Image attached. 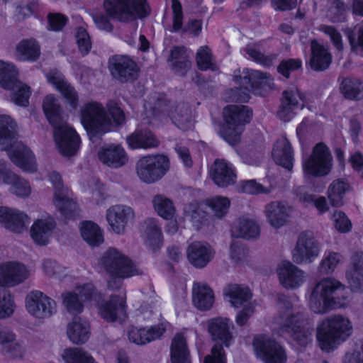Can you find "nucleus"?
<instances>
[{"label": "nucleus", "mask_w": 363, "mask_h": 363, "mask_svg": "<svg viewBox=\"0 0 363 363\" xmlns=\"http://www.w3.org/2000/svg\"><path fill=\"white\" fill-rule=\"evenodd\" d=\"M340 89L347 98H356L363 91V82L358 79H345L342 80Z\"/></svg>", "instance_id": "nucleus-54"}, {"label": "nucleus", "mask_w": 363, "mask_h": 363, "mask_svg": "<svg viewBox=\"0 0 363 363\" xmlns=\"http://www.w3.org/2000/svg\"><path fill=\"white\" fill-rule=\"evenodd\" d=\"M342 261V255L338 252L326 251L320 262V270L325 274H331Z\"/></svg>", "instance_id": "nucleus-52"}, {"label": "nucleus", "mask_w": 363, "mask_h": 363, "mask_svg": "<svg viewBox=\"0 0 363 363\" xmlns=\"http://www.w3.org/2000/svg\"><path fill=\"white\" fill-rule=\"evenodd\" d=\"M127 144L130 149H150L159 145V140L147 129H138L126 138Z\"/></svg>", "instance_id": "nucleus-36"}, {"label": "nucleus", "mask_w": 363, "mask_h": 363, "mask_svg": "<svg viewBox=\"0 0 363 363\" xmlns=\"http://www.w3.org/2000/svg\"><path fill=\"white\" fill-rule=\"evenodd\" d=\"M330 220L335 229L341 233H346L352 229V223L346 214L340 211H335L331 215Z\"/></svg>", "instance_id": "nucleus-56"}, {"label": "nucleus", "mask_w": 363, "mask_h": 363, "mask_svg": "<svg viewBox=\"0 0 363 363\" xmlns=\"http://www.w3.org/2000/svg\"><path fill=\"white\" fill-rule=\"evenodd\" d=\"M210 175L216 185L227 187L233 184L237 174L233 165L225 160H216L210 169Z\"/></svg>", "instance_id": "nucleus-29"}, {"label": "nucleus", "mask_w": 363, "mask_h": 363, "mask_svg": "<svg viewBox=\"0 0 363 363\" xmlns=\"http://www.w3.org/2000/svg\"><path fill=\"white\" fill-rule=\"evenodd\" d=\"M207 329L214 340L219 341L225 347H230L234 341L232 320L225 317H216L207 321Z\"/></svg>", "instance_id": "nucleus-21"}, {"label": "nucleus", "mask_w": 363, "mask_h": 363, "mask_svg": "<svg viewBox=\"0 0 363 363\" xmlns=\"http://www.w3.org/2000/svg\"><path fill=\"white\" fill-rule=\"evenodd\" d=\"M289 213L290 208L282 202H272L264 209L267 222L276 228L283 226L287 222Z\"/></svg>", "instance_id": "nucleus-35"}, {"label": "nucleus", "mask_w": 363, "mask_h": 363, "mask_svg": "<svg viewBox=\"0 0 363 363\" xmlns=\"http://www.w3.org/2000/svg\"><path fill=\"white\" fill-rule=\"evenodd\" d=\"M40 56V48L37 42L33 39L20 41L16 48L15 57L23 62L35 61Z\"/></svg>", "instance_id": "nucleus-42"}, {"label": "nucleus", "mask_w": 363, "mask_h": 363, "mask_svg": "<svg viewBox=\"0 0 363 363\" xmlns=\"http://www.w3.org/2000/svg\"><path fill=\"white\" fill-rule=\"evenodd\" d=\"M332 167V157L328 147L319 143L315 145L311 156L303 162V169L306 175L324 176Z\"/></svg>", "instance_id": "nucleus-16"}, {"label": "nucleus", "mask_w": 363, "mask_h": 363, "mask_svg": "<svg viewBox=\"0 0 363 363\" xmlns=\"http://www.w3.org/2000/svg\"><path fill=\"white\" fill-rule=\"evenodd\" d=\"M235 82L238 86L231 91L232 95L230 99L241 102L248 101L251 93L263 96L273 87L270 76L257 70L248 69H244L242 75L235 76Z\"/></svg>", "instance_id": "nucleus-6"}, {"label": "nucleus", "mask_w": 363, "mask_h": 363, "mask_svg": "<svg viewBox=\"0 0 363 363\" xmlns=\"http://www.w3.org/2000/svg\"><path fill=\"white\" fill-rule=\"evenodd\" d=\"M108 69L111 74L121 81H128L136 77L137 65L126 56H115L108 62Z\"/></svg>", "instance_id": "nucleus-27"}, {"label": "nucleus", "mask_w": 363, "mask_h": 363, "mask_svg": "<svg viewBox=\"0 0 363 363\" xmlns=\"http://www.w3.org/2000/svg\"><path fill=\"white\" fill-rule=\"evenodd\" d=\"M352 333V325L349 319L335 315L323 321L318 327L317 340L323 350L330 352L345 342Z\"/></svg>", "instance_id": "nucleus-7"}, {"label": "nucleus", "mask_w": 363, "mask_h": 363, "mask_svg": "<svg viewBox=\"0 0 363 363\" xmlns=\"http://www.w3.org/2000/svg\"><path fill=\"white\" fill-rule=\"evenodd\" d=\"M169 327L167 321L147 328L132 327L128 333V339L136 345H145L160 338Z\"/></svg>", "instance_id": "nucleus-25"}, {"label": "nucleus", "mask_w": 363, "mask_h": 363, "mask_svg": "<svg viewBox=\"0 0 363 363\" xmlns=\"http://www.w3.org/2000/svg\"><path fill=\"white\" fill-rule=\"evenodd\" d=\"M169 169V160L164 155H147L136 162V174L146 184H153L161 179Z\"/></svg>", "instance_id": "nucleus-13"}, {"label": "nucleus", "mask_w": 363, "mask_h": 363, "mask_svg": "<svg viewBox=\"0 0 363 363\" xmlns=\"http://www.w3.org/2000/svg\"><path fill=\"white\" fill-rule=\"evenodd\" d=\"M106 217L111 229L117 234H121L128 223L133 220L134 211L128 206L114 205L107 209Z\"/></svg>", "instance_id": "nucleus-24"}, {"label": "nucleus", "mask_w": 363, "mask_h": 363, "mask_svg": "<svg viewBox=\"0 0 363 363\" xmlns=\"http://www.w3.org/2000/svg\"><path fill=\"white\" fill-rule=\"evenodd\" d=\"M26 308L30 315L40 320L50 318L57 311L55 301L39 291H31L27 295Z\"/></svg>", "instance_id": "nucleus-17"}, {"label": "nucleus", "mask_w": 363, "mask_h": 363, "mask_svg": "<svg viewBox=\"0 0 363 363\" xmlns=\"http://www.w3.org/2000/svg\"><path fill=\"white\" fill-rule=\"evenodd\" d=\"M318 30L330 38L333 47L338 52H342L344 50L342 36L334 26L322 24L319 26Z\"/></svg>", "instance_id": "nucleus-53"}, {"label": "nucleus", "mask_w": 363, "mask_h": 363, "mask_svg": "<svg viewBox=\"0 0 363 363\" xmlns=\"http://www.w3.org/2000/svg\"><path fill=\"white\" fill-rule=\"evenodd\" d=\"M60 356L65 363H96L89 352L81 348H66L62 351Z\"/></svg>", "instance_id": "nucleus-45"}, {"label": "nucleus", "mask_w": 363, "mask_h": 363, "mask_svg": "<svg viewBox=\"0 0 363 363\" xmlns=\"http://www.w3.org/2000/svg\"><path fill=\"white\" fill-rule=\"evenodd\" d=\"M214 255L215 252L212 247L205 242H193L186 250L189 262L199 269L205 267L213 259Z\"/></svg>", "instance_id": "nucleus-26"}, {"label": "nucleus", "mask_w": 363, "mask_h": 363, "mask_svg": "<svg viewBox=\"0 0 363 363\" xmlns=\"http://www.w3.org/2000/svg\"><path fill=\"white\" fill-rule=\"evenodd\" d=\"M238 190L246 194H259L268 191L262 184L255 180L243 181L239 184Z\"/></svg>", "instance_id": "nucleus-61"}, {"label": "nucleus", "mask_w": 363, "mask_h": 363, "mask_svg": "<svg viewBox=\"0 0 363 363\" xmlns=\"http://www.w3.org/2000/svg\"><path fill=\"white\" fill-rule=\"evenodd\" d=\"M83 240L89 245L97 246L104 242L103 232L100 227L91 221H83L79 225Z\"/></svg>", "instance_id": "nucleus-43"}, {"label": "nucleus", "mask_w": 363, "mask_h": 363, "mask_svg": "<svg viewBox=\"0 0 363 363\" xmlns=\"http://www.w3.org/2000/svg\"><path fill=\"white\" fill-rule=\"evenodd\" d=\"M145 225L147 245L153 250L159 248L162 243V235L158 220L155 218H149L145 220Z\"/></svg>", "instance_id": "nucleus-47"}, {"label": "nucleus", "mask_w": 363, "mask_h": 363, "mask_svg": "<svg viewBox=\"0 0 363 363\" xmlns=\"http://www.w3.org/2000/svg\"><path fill=\"white\" fill-rule=\"evenodd\" d=\"M296 194L298 200L303 203H307L313 201L315 207L320 214L329 210V206L324 196H319L314 199L311 194H308L306 192V189L304 187H298L296 189Z\"/></svg>", "instance_id": "nucleus-49"}, {"label": "nucleus", "mask_w": 363, "mask_h": 363, "mask_svg": "<svg viewBox=\"0 0 363 363\" xmlns=\"http://www.w3.org/2000/svg\"><path fill=\"white\" fill-rule=\"evenodd\" d=\"M45 76L48 83L60 93L72 108H76L79 103L78 93L64 75L57 69H52L46 72Z\"/></svg>", "instance_id": "nucleus-23"}, {"label": "nucleus", "mask_w": 363, "mask_h": 363, "mask_svg": "<svg viewBox=\"0 0 363 363\" xmlns=\"http://www.w3.org/2000/svg\"><path fill=\"white\" fill-rule=\"evenodd\" d=\"M49 181L53 185L55 191L52 200L53 205L65 218H71L77 210V203L73 198L72 192L64 187L60 175L56 172L49 174Z\"/></svg>", "instance_id": "nucleus-14"}, {"label": "nucleus", "mask_w": 363, "mask_h": 363, "mask_svg": "<svg viewBox=\"0 0 363 363\" xmlns=\"http://www.w3.org/2000/svg\"><path fill=\"white\" fill-rule=\"evenodd\" d=\"M43 113L54 128L53 136L59 152L65 156L74 155L79 149L81 140L76 130L66 123H60L62 108L58 96L47 94L42 103Z\"/></svg>", "instance_id": "nucleus-3"}, {"label": "nucleus", "mask_w": 363, "mask_h": 363, "mask_svg": "<svg viewBox=\"0 0 363 363\" xmlns=\"http://www.w3.org/2000/svg\"><path fill=\"white\" fill-rule=\"evenodd\" d=\"M18 75V72L13 64L0 60V86L2 88L11 87Z\"/></svg>", "instance_id": "nucleus-50"}, {"label": "nucleus", "mask_w": 363, "mask_h": 363, "mask_svg": "<svg viewBox=\"0 0 363 363\" xmlns=\"http://www.w3.org/2000/svg\"><path fill=\"white\" fill-rule=\"evenodd\" d=\"M204 363H226V356L221 345L212 347L211 354L205 357Z\"/></svg>", "instance_id": "nucleus-62"}, {"label": "nucleus", "mask_w": 363, "mask_h": 363, "mask_svg": "<svg viewBox=\"0 0 363 363\" xmlns=\"http://www.w3.org/2000/svg\"><path fill=\"white\" fill-rule=\"evenodd\" d=\"M99 294L92 283L77 286L73 292L63 294V303L69 312L81 313L85 303L94 304L98 315L110 323H122L127 318L126 297L123 294H114L107 301H97Z\"/></svg>", "instance_id": "nucleus-2"}, {"label": "nucleus", "mask_w": 363, "mask_h": 363, "mask_svg": "<svg viewBox=\"0 0 363 363\" xmlns=\"http://www.w3.org/2000/svg\"><path fill=\"white\" fill-rule=\"evenodd\" d=\"M16 123L7 115H0V149L6 150L11 160L23 171L37 170L33 152L21 141L14 140Z\"/></svg>", "instance_id": "nucleus-5"}, {"label": "nucleus", "mask_w": 363, "mask_h": 363, "mask_svg": "<svg viewBox=\"0 0 363 363\" xmlns=\"http://www.w3.org/2000/svg\"><path fill=\"white\" fill-rule=\"evenodd\" d=\"M347 35L352 50L356 52L363 50V26H354Z\"/></svg>", "instance_id": "nucleus-57"}, {"label": "nucleus", "mask_w": 363, "mask_h": 363, "mask_svg": "<svg viewBox=\"0 0 363 363\" xmlns=\"http://www.w3.org/2000/svg\"><path fill=\"white\" fill-rule=\"evenodd\" d=\"M55 227V220L50 216H45L35 220L30 230L33 241L40 246L48 245L52 238Z\"/></svg>", "instance_id": "nucleus-30"}, {"label": "nucleus", "mask_w": 363, "mask_h": 363, "mask_svg": "<svg viewBox=\"0 0 363 363\" xmlns=\"http://www.w3.org/2000/svg\"><path fill=\"white\" fill-rule=\"evenodd\" d=\"M30 223L28 216L17 209L0 206V223L14 233H21Z\"/></svg>", "instance_id": "nucleus-28"}, {"label": "nucleus", "mask_w": 363, "mask_h": 363, "mask_svg": "<svg viewBox=\"0 0 363 363\" xmlns=\"http://www.w3.org/2000/svg\"><path fill=\"white\" fill-rule=\"evenodd\" d=\"M301 316L294 309L288 306L281 309L275 318L274 329L279 335L291 336L299 345H304L311 340V332L304 328Z\"/></svg>", "instance_id": "nucleus-10"}, {"label": "nucleus", "mask_w": 363, "mask_h": 363, "mask_svg": "<svg viewBox=\"0 0 363 363\" xmlns=\"http://www.w3.org/2000/svg\"><path fill=\"white\" fill-rule=\"evenodd\" d=\"M196 62L198 67L201 70L214 69L216 68L208 47H201L198 50Z\"/></svg>", "instance_id": "nucleus-58"}, {"label": "nucleus", "mask_w": 363, "mask_h": 363, "mask_svg": "<svg viewBox=\"0 0 363 363\" xmlns=\"http://www.w3.org/2000/svg\"><path fill=\"white\" fill-rule=\"evenodd\" d=\"M346 278L350 289L333 277L320 279L306 294L310 309L315 313H324L332 308L345 307L349 303L351 291H363V252L353 257Z\"/></svg>", "instance_id": "nucleus-1"}, {"label": "nucleus", "mask_w": 363, "mask_h": 363, "mask_svg": "<svg viewBox=\"0 0 363 363\" xmlns=\"http://www.w3.org/2000/svg\"><path fill=\"white\" fill-rule=\"evenodd\" d=\"M320 252L319 243L312 232H303L298 237L296 246L292 251V258L298 264L311 262Z\"/></svg>", "instance_id": "nucleus-19"}, {"label": "nucleus", "mask_w": 363, "mask_h": 363, "mask_svg": "<svg viewBox=\"0 0 363 363\" xmlns=\"http://www.w3.org/2000/svg\"><path fill=\"white\" fill-rule=\"evenodd\" d=\"M76 43L79 52L86 55L91 48V42L89 33L83 27H79L75 32Z\"/></svg>", "instance_id": "nucleus-59"}, {"label": "nucleus", "mask_w": 363, "mask_h": 363, "mask_svg": "<svg viewBox=\"0 0 363 363\" xmlns=\"http://www.w3.org/2000/svg\"><path fill=\"white\" fill-rule=\"evenodd\" d=\"M253 348L257 357L264 363H286L287 357L284 348L267 336H256Z\"/></svg>", "instance_id": "nucleus-15"}, {"label": "nucleus", "mask_w": 363, "mask_h": 363, "mask_svg": "<svg viewBox=\"0 0 363 363\" xmlns=\"http://www.w3.org/2000/svg\"><path fill=\"white\" fill-rule=\"evenodd\" d=\"M104 9L107 16L121 22H128L147 15L146 0H104Z\"/></svg>", "instance_id": "nucleus-12"}, {"label": "nucleus", "mask_w": 363, "mask_h": 363, "mask_svg": "<svg viewBox=\"0 0 363 363\" xmlns=\"http://www.w3.org/2000/svg\"><path fill=\"white\" fill-rule=\"evenodd\" d=\"M152 203L154 211L159 216L170 220L166 226L167 232L175 233L181 221L176 216V208L172 201L162 194H157L153 197Z\"/></svg>", "instance_id": "nucleus-22"}, {"label": "nucleus", "mask_w": 363, "mask_h": 363, "mask_svg": "<svg viewBox=\"0 0 363 363\" xmlns=\"http://www.w3.org/2000/svg\"><path fill=\"white\" fill-rule=\"evenodd\" d=\"M224 299L235 308H241L251 301L252 294L250 289L244 285L232 284L228 285L223 291Z\"/></svg>", "instance_id": "nucleus-32"}, {"label": "nucleus", "mask_w": 363, "mask_h": 363, "mask_svg": "<svg viewBox=\"0 0 363 363\" xmlns=\"http://www.w3.org/2000/svg\"><path fill=\"white\" fill-rule=\"evenodd\" d=\"M350 190L349 184L344 179L334 180L328 189V196L333 206H339L342 204L345 194Z\"/></svg>", "instance_id": "nucleus-46"}, {"label": "nucleus", "mask_w": 363, "mask_h": 363, "mask_svg": "<svg viewBox=\"0 0 363 363\" xmlns=\"http://www.w3.org/2000/svg\"><path fill=\"white\" fill-rule=\"evenodd\" d=\"M82 191L91 194L92 199L96 202L104 199V188L102 185L95 179H91L86 184L82 183Z\"/></svg>", "instance_id": "nucleus-60"}, {"label": "nucleus", "mask_w": 363, "mask_h": 363, "mask_svg": "<svg viewBox=\"0 0 363 363\" xmlns=\"http://www.w3.org/2000/svg\"><path fill=\"white\" fill-rule=\"evenodd\" d=\"M345 6L340 1L337 3L336 6L331 8L328 13V18L333 23H338L345 21Z\"/></svg>", "instance_id": "nucleus-63"}, {"label": "nucleus", "mask_w": 363, "mask_h": 363, "mask_svg": "<svg viewBox=\"0 0 363 363\" xmlns=\"http://www.w3.org/2000/svg\"><path fill=\"white\" fill-rule=\"evenodd\" d=\"M8 186H9L10 193L20 198H27L32 192L29 182L17 174Z\"/></svg>", "instance_id": "nucleus-51"}, {"label": "nucleus", "mask_w": 363, "mask_h": 363, "mask_svg": "<svg viewBox=\"0 0 363 363\" xmlns=\"http://www.w3.org/2000/svg\"><path fill=\"white\" fill-rule=\"evenodd\" d=\"M99 160L105 165L118 168L128 162V156L124 148L116 144H108L102 147L98 152Z\"/></svg>", "instance_id": "nucleus-31"}, {"label": "nucleus", "mask_w": 363, "mask_h": 363, "mask_svg": "<svg viewBox=\"0 0 363 363\" xmlns=\"http://www.w3.org/2000/svg\"><path fill=\"white\" fill-rule=\"evenodd\" d=\"M252 117L245 106L230 105L223 110V123L218 130V134L230 145L236 143L243 131L244 125Z\"/></svg>", "instance_id": "nucleus-9"}, {"label": "nucleus", "mask_w": 363, "mask_h": 363, "mask_svg": "<svg viewBox=\"0 0 363 363\" xmlns=\"http://www.w3.org/2000/svg\"><path fill=\"white\" fill-rule=\"evenodd\" d=\"M169 116L173 123L180 129L186 130L192 125L187 110L184 111L178 107L174 108L169 111Z\"/></svg>", "instance_id": "nucleus-55"}, {"label": "nucleus", "mask_w": 363, "mask_h": 363, "mask_svg": "<svg viewBox=\"0 0 363 363\" xmlns=\"http://www.w3.org/2000/svg\"><path fill=\"white\" fill-rule=\"evenodd\" d=\"M259 227L255 221L246 218L235 220L230 228V233L235 238H255L259 236Z\"/></svg>", "instance_id": "nucleus-38"}, {"label": "nucleus", "mask_w": 363, "mask_h": 363, "mask_svg": "<svg viewBox=\"0 0 363 363\" xmlns=\"http://www.w3.org/2000/svg\"><path fill=\"white\" fill-rule=\"evenodd\" d=\"M332 56L328 47L320 44L317 40L311 42V67L316 71L327 69L331 63Z\"/></svg>", "instance_id": "nucleus-37"}, {"label": "nucleus", "mask_w": 363, "mask_h": 363, "mask_svg": "<svg viewBox=\"0 0 363 363\" xmlns=\"http://www.w3.org/2000/svg\"><path fill=\"white\" fill-rule=\"evenodd\" d=\"M11 91V100L16 105L26 107L29 104V99L31 95V89L29 86L19 81L18 78L9 88H4Z\"/></svg>", "instance_id": "nucleus-44"}, {"label": "nucleus", "mask_w": 363, "mask_h": 363, "mask_svg": "<svg viewBox=\"0 0 363 363\" xmlns=\"http://www.w3.org/2000/svg\"><path fill=\"white\" fill-rule=\"evenodd\" d=\"M90 334L89 323L81 317H74L67 325V335L73 344H84L89 339Z\"/></svg>", "instance_id": "nucleus-33"}, {"label": "nucleus", "mask_w": 363, "mask_h": 363, "mask_svg": "<svg viewBox=\"0 0 363 363\" xmlns=\"http://www.w3.org/2000/svg\"><path fill=\"white\" fill-rule=\"evenodd\" d=\"M204 206H208L213 216L217 218H222L228 212L230 201L228 198L222 196H216L208 199L204 203H191L184 209L185 219L189 220L196 228L206 223L210 216L203 211Z\"/></svg>", "instance_id": "nucleus-11"}, {"label": "nucleus", "mask_w": 363, "mask_h": 363, "mask_svg": "<svg viewBox=\"0 0 363 363\" xmlns=\"http://www.w3.org/2000/svg\"><path fill=\"white\" fill-rule=\"evenodd\" d=\"M311 99L312 96L303 95L296 89L285 91L278 116L284 121H290L303 107L312 108L310 104Z\"/></svg>", "instance_id": "nucleus-18"}, {"label": "nucleus", "mask_w": 363, "mask_h": 363, "mask_svg": "<svg viewBox=\"0 0 363 363\" xmlns=\"http://www.w3.org/2000/svg\"><path fill=\"white\" fill-rule=\"evenodd\" d=\"M277 274L280 284L286 289H296L306 280V273L289 261L279 263Z\"/></svg>", "instance_id": "nucleus-20"}, {"label": "nucleus", "mask_w": 363, "mask_h": 363, "mask_svg": "<svg viewBox=\"0 0 363 363\" xmlns=\"http://www.w3.org/2000/svg\"><path fill=\"white\" fill-rule=\"evenodd\" d=\"M189 54L184 48H175L172 50L169 61L174 71L180 74H185V70L190 67L191 63L188 60Z\"/></svg>", "instance_id": "nucleus-48"}, {"label": "nucleus", "mask_w": 363, "mask_h": 363, "mask_svg": "<svg viewBox=\"0 0 363 363\" xmlns=\"http://www.w3.org/2000/svg\"><path fill=\"white\" fill-rule=\"evenodd\" d=\"M15 333L9 328L0 326V345H9L6 352L13 359H21L24 354L22 345L16 341Z\"/></svg>", "instance_id": "nucleus-39"}, {"label": "nucleus", "mask_w": 363, "mask_h": 363, "mask_svg": "<svg viewBox=\"0 0 363 363\" xmlns=\"http://www.w3.org/2000/svg\"><path fill=\"white\" fill-rule=\"evenodd\" d=\"M106 108L107 112L96 101H91L82 108L81 123L91 138L108 132L124 121V113L117 103L108 101Z\"/></svg>", "instance_id": "nucleus-4"}, {"label": "nucleus", "mask_w": 363, "mask_h": 363, "mask_svg": "<svg viewBox=\"0 0 363 363\" xmlns=\"http://www.w3.org/2000/svg\"><path fill=\"white\" fill-rule=\"evenodd\" d=\"M255 308V304L248 303L245 306H242V309L235 316V322L238 325H245L249 318L254 314Z\"/></svg>", "instance_id": "nucleus-64"}, {"label": "nucleus", "mask_w": 363, "mask_h": 363, "mask_svg": "<svg viewBox=\"0 0 363 363\" xmlns=\"http://www.w3.org/2000/svg\"><path fill=\"white\" fill-rule=\"evenodd\" d=\"M103 263L111 277L108 281V287L111 290L119 288L121 280L139 274L137 265L116 249H111L106 252Z\"/></svg>", "instance_id": "nucleus-8"}, {"label": "nucleus", "mask_w": 363, "mask_h": 363, "mask_svg": "<svg viewBox=\"0 0 363 363\" xmlns=\"http://www.w3.org/2000/svg\"><path fill=\"white\" fill-rule=\"evenodd\" d=\"M215 301L212 289L202 282H195L192 287V303L200 311L211 308Z\"/></svg>", "instance_id": "nucleus-34"}, {"label": "nucleus", "mask_w": 363, "mask_h": 363, "mask_svg": "<svg viewBox=\"0 0 363 363\" xmlns=\"http://www.w3.org/2000/svg\"><path fill=\"white\" fill-rule=\"evenodd\" d=\"M172 363H190L189 352L183 333H177L171 345Z\"/></svg>", "instance_id": "nucleus-41"}, {"label": "nucleus", "mask_w": 363, "mask_h": 363, "mask_svg": "<svg viewBox=\"0 0 363 363\" xmlns=\"http://www.w3.org/2000/svg\"><path fill=\"white\" fill-rule=\"evenodd\" d=\"M272 157L278 164L290 169L293 166V154L291 145L285 138L279 139L272 150Z\"/></svg>", "instance_id": "nucleus-40"}]
</instances>
